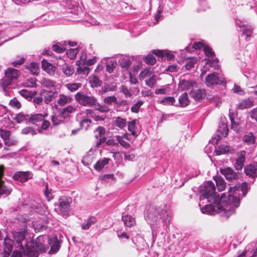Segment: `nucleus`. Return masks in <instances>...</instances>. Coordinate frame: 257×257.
I'll return each instance as SVG.
<instances>
[{
	"mask_svg": "<svg viewBox=\"0 0 257 257\" xmlns=\"http://www.w3.org/2000/svg\"><path fill=\"white\" fill-rule=\"evenodd\" d=\"M248 183L230 187L228 195L223 193L219 198L215 192L214 184L211 181L205 182L200 191L199 206L203 213L213 214L218 213L227 218L234 214L240 205L241 198L244 197L248 190Z\"/></svg>",
	"mask_w": 257,
	"mask_h": 257,
	"instance_id": "nucleus-1",
	"label": "nucleus"
},
{
	"mask_svg": "<svg viewBox=\"0 0 257 257\" xmlns=\"http://www.w3.org/2000/svg\"><path fill=\"white\" fill-rule=\"evenodd\" d=\"M145 218L152 228H154V226L158 225V222L161 220L163 223L164 230L167 231L172 219V215L171 212L167 211L165 208L160 209L151 207L148 210L145 215ZM153 229L152 228V230ZM152 235L153 236L154 235V230H153Z\"/></svg>",
	"mask_w": 257,
	"mask_h": 257,
	"instance_id": "nucleus-2",
	"label": "nucleus"
},
{
	"mask_svg": "<svg viewBox=\"0 0 257 257\" xmlns=\"http://www.w3.org/2000/svg\"><path fill=\"white\" fill-rule=\"evenodd\" d=\"M14 238L17 241L18 246L24 252L26 257H38L39 255L38 251L34 250L33 249L29 248L27 241L25 240V235L23 232H16L14 235Z\"/></svg>",
	"mask_w": 257,
	"mask_h": 257,
	"instance_id": "nucleus-3",
	"label": "nucleus"
},
{
	"mask_svg": "<svg viewBox=\"0 0 257 257\" xmlns=\"http://www.w3.org/2000/svg\"><path fill=\"white\" fill-rule=\"evenodd\" d=\"M45 119V115L40 113L27 114L21 112L15 116V119L18 123L26 122L35 125H39Z\"/></svg>",
	"mask_w": 257,
	"mask_h": 257,
	"instance_id": "nucleus-4",
	"label": "nucleus"
},
{
	"mask_svg": "<svg viewBox=\"0 0 257 257\" xmlns=\"http://www.w3.org/2000/svg\"><path fill=\"white\" fill-rule=\"evenodd\" d=\"M5 77L1 80V85L3 90L6 91V88L8 86L17 81L19 76V72L16 69L9 68L5 70Z\"/></svg>",
	"mask_w": 257,
	"mask_h": 257,
	"instance_id": "nucleus-5",
	"label": "nucleus"
},
{
	"mask_svg": "<svg viewBox=\"0 0 257 257\" xmlns=\"http://www.w3.org/2000/svg\"><path fill=\"white\" fill-rule=\"evenodd\" d=\"M75 99L81 105L87 107H93L97 104V98L94 96L79 92L75 95Z\"/></svg>",
	"mask_w": 257,
	"mask_h": 257,
	"instance_id": "nucleus-6",
	"label": "nucleus"
},
{
	"mask_svg": "<svg viewBox=\"0 0 257 257\" xmlns=\"http://www.w3.org/2000/svg\"><path fill=\"white\" fill-rule=\"evenodd\" d=\"M72 202V198L67 196H62L59 199V209L60 214L63 216H67L70 212V204Z\"/></svg>",
	"mask_w": 257,
	"mask_h": 257,
	"instance_id": "nucleus-7",
	"label": "nucleus"
},
{
	"mask_svg": "<svg viewBox=\"0 0 257 257\" xmlns=\"http://www.w3.org/2000/svg\"><path fill=\"white\" fill-rule=\"evenodd\" d=\"M4 166L0 165V196L5 195L7 196L11 193L12 189L10 186L6 185L4 179Z\"/></svg>",
	"mask_w": 257,
	"mask_h": 257,
	"instance_id": "nucleus-8",
	"label": "nucleus"
},
{
	"mask_svg": "<svg viewBox=\"0 0 257 257\" xmlns=\"http://www.w3.org/2000/svg\"><path fill=\"white\" fill-rule=\"evenodd\" d=\"M33 176V174L31 171H18L13 174V179L15 181L25 183L32 179Z\"/></svg>",
	"mask_w": 257,
	"mask_h": 257,
	"instance_id": "nucleus-9",
	"label": "nucleus"
},
{
	"mask_svg": "<svg viewBox=\"0 0 257 257\" xmlns=\"http://www.w3.org/2000/svg\"><path fill=\"white\" fill-rule=\"evenodd\" d=\"M196 86V82L191 79H185L183 77L180 79L178 84L179 89L181 91H190V92Z\"/></svg>",
	"mask_w": 257,
	"mask_h": 257,
	"instance_id": "nucleus-10",
	"label": "nucleus"
},
{
	"mask_svg": "<svg viewBox=\"0 0 257 257\" xmlns=\"http://www.w3.org/2000/svg\"><path fill=\"white\" fill-rule=\"evenodd\" d=\"M236 25L240 29L239 31L241 32L240 36L244 37L245 40L248 41V38H250L252 32V29L250 26L245 25L244 22L239 20L236 21Z\"/></svg>",
	"mask_w": 257,
	"mask_h": 257,
	"instance_id": "nucleus-11",
	"label": "nucleus"
},
{
	"mask_svg": "<svg viewBox=\"0 0 257 257\" xmlns=\"http://www.w3.org/2000/svg\"><path fill=\"white\" fill-rule=\"evenodd\" d=\"M205 83L208 86L212 87L214 85H225L224 81L220 79L218 76L214 73L207 75L205 78Z\"/></svg>",
	"mask_w": 257,
	"mask_h": 257,
	"instance_id": "nucleus-12",
	"label": "nucleus"
},
{
	"mask_svg": "<svg viewBox=\"0 0 257 257\" xmlns=\"http://www.w3.org/2000/svg\"><path fill=\"white\" fill-rule=\"evenodd\" d=\"M57 95L58 92L55 88H53L51 90L42 89L40 92V95L43 97L45 103L46 104H49L57 96Z\"/></svg>",
	"mask_w": 257,
	"mask_h": 257,
	"instance_id": "nucleus-13",
	"label": "nucleus"
},
{
	"mask_svg": "<svg viewBox=\"0 0 257 257\" xmlns=\"http://www.w3.org/2000/svg\"><path fill=\"white\" fill-rule=\"evenodd\" d=\"M203 51L205 56L208 57V62L207 63L209 64L210 66L217 69L218 67V65L213 64V63L215 61L217 62V58H215L214 52L212 51V49L209 46L206 45L204 47Z\"/></svg>",
	"mask_w": 257,
	"mask_h": 257,
	"instance_id": "nucleus-14",
	"label": "nucleus"
},
{
	"mask_svg": "<svg viewBox=\"0 0 257 257\" xmlns=\"http://www.w3.org/2000/svg\"><path fill=\"white\" fill-rule=\"evenodd\" d=\"M3 243V246L2 247L3 249H0V253L3 254V257H9L10 253L13 249L14 241L12 239L6 237Z\"/></svg>",
	"mask_w": 257,
	"mask_h": 257,
	"instance_id": "nucleus-15",
	"label": "nucleus"
},
{
	"mask_svg": "<svg viewBox=\"0 0 257 257\" xmlns=\"http://www.w3.org/2000/svg\"><path fill=\"white\" fill-rule=\"evenodd\" d=\"M245 154L246 152L244 151H241L237 153L234 163V167L236 170H241L242 169L245 160Z\"/></svg>",
	"mask_w": 257,
	"mask_h": 257,
	"instance_id": "nucleus-16",
	"label": "nucleus"
},
{
	"mask_svg": "<svg viewBox=\"0 0 257 257\" xmlns=\"http://www.w3.org/2000/svg\"><path fill=\"white\" fill-rule=\"evenodd\" d=\"M244 173L249 177L254 179L257 177V162H254L244 167Z\"/></svg>",
	"mask_w": 257,
	"mask_h": 257,
	"instance_id": "nucleus-17",
	"label": "nucleus"
},
{
	"mask_svg": "<svg viewBox=\"0 0 257 257\" xmlns=\"http://www.w3.org/2000/svg\"><path fill=\"white\" fill-rule=\"evenodd\" d=\"M220 172L228 181H232L238 178V173L229 167L221 169Z\"/></svg>",
	"mask_w": 257,
	"mask_h": 257,
	"instance_id": "nucleus-18",
	"label": "nucleus"
},
{
	"mask_svg": "<svg viewBox=\"0 0 257 257\" xmlns=\"http://www.w3.org/2000/svg\"><path fill=\"white\" fill-rule=\"evenodd\" d=\"M132 59L126 56L120 55L118 56V64L124 70L128 69L132 64Z\"/></svg>",
	"mask_w": 257,
	"mask_h": 257,
	"instance_id": "nucleus-19",
	"label": "nucleus"
},
{
	"mask_svg": "<svg viewBox=\"0 0 257 257\" xmlns=\"http://www.w3.org/2000/svg\"><path fill=\"white\" fill-rule=\"evenodd\" d=\"M11 135L10 131L4 129H0V136L3 139L5 144L8 146L15 144V141H11L10 137Z\"/></svg>",
	"mask_w": 257,
	"mask_h": 257,
	"instance_id": "nucleus-20",
	"label": "nucleus"
},
{
	"mask_svg": "<svg viewBox=\"0 0 257 257\" xmlns=\"http://www.w3.org/2000/svg\"><path fill=\"white\" fill-rule=\"evenodd\" d=\"M112 124L120 130H123L126 126V119L120 116L114 117Z\"/></svg>",
	"mask_w": 257,
	"mask_h": 257,
	"instance_id": "nucleus-21",
	"label": "nucleus"
},
{
	"mask_svg": "<svg viewBox=\"0 0 257 257\" xmlns=\"http://www.w3.org/2000/svg\"><path fill=\"white\" fill-rule=\"evenodd\" d=\"M75 110V107L72 105H69L61 109L59 113L60 118L64 119L70 116V115L74 112Z\"/></svg>",
	"mask_w": 257,
	"mask_h": 257,
	"instance_id": "nucleus-22",
	"label": "nucleus"
},
{
	"mask_svg": "<svg viewBox=\"0 0 257 257\" xmlns=\"http://www.w3.org/2000/svg\"><path fill=\"white\" fill-rule=\"evenodd\" d=\"M48 243L51 246L50 252L54 253L59 249L60 246L56 236L49 238L48 240Z\"/></svg>",
	"mask_w": 257,
	"mask_h": 257,
	"instance_id": "nucleus-23",
	"label": "nucleus"
},
{
	"mask_svg": "<svg viewBox=\"0 0 257 257\" xmlns=\"http://www.w3.org/2000/svg\"><path fill=\"white\" fill-rule=\"evenodd\" d=\"M253 103V101L250 98L243 99L237 104L236 108L238 109L243 110L252 107Z\"/></svg>",
	"mask_w": 257,
	"mask_h": 257,
	"instance_id": "nucleus-24",
	"label": "nucleus"
},
{
	"mask_svg": "<svg viewBox=\"0 0 257 257\" xmlns=\"http://www.w3.org/2000/svg\"><path fill=\"white\" fill-rule=\"evenodd\" d=\"M42 67L49 75H52L55 71V67L44 59L42 61Z\"/></svg>",
	"mask_w": 257,
	"mask_h": 257,
	"instance_id": "nucleus-25",
	"label": "nucleus"
},
{
	"mask_svg": "<svg viewBox=\"0 0 257 257\" xmlns=\"http://www.w3.org/2000/svg\"><path fill=\"white\" fill-rule=\"evenodd\" d=\"M72 101V98L70 96L66 95L64 94H60L57 100V103L60 106H64L66 104L70 103Z\"/></svg>",
	"mask_w": 257,
	"mask_h": 257,
	"instance_id": "nucleus-26",
	"label": "nucleus"
},
{
	"mask_svg": "<svg viewBox=\"0 0 257 257\" xmlns=\"http://www.w3.org/2000/svg\"><path fill=\"white\" fill-rule=\"evenodd\" d=\"M243 142L248 145H251L255 144V137L252 133H249L245 135L243 137Z\"/></svg>",
	"mask_w": 257,
	"mask_h": 257,
	"instance_id": "nucleus-27",
	"label": "nucleus"
},
{
	"mask_svg": "<svg viewBox=\"0 0 257 257\" xmlns=\"http://www.w3.org/2000/svg\"><path fill=\"white\" fill-rule=\"evenodd\" d=\"M137 122L138 120L137 119H134L127 123L128 131L131 132V135L134 137H137L138 136V133L135 131Z\"/></svg>",
	"mask_w": 257,
	"mask_h": 257,
	"instance_id": "nucleus-28",
	"label": "nucleus"
},
{
	"mask_svg": "<svg viewBox=\"0 0 257 257\" xmlns=\"http://www.w3.org/2000/svg\"><path fill=\"white\" fill-rule=\"evenodd\" d=\"M109 160L110 159L104 158L102 160L98 161L94 165V169L97 171L101 170L108 163Z\"/></svg>",
	"mask_w": 257,
	"mask_h": 257,
	"instance_id": "nucleus-29",
	"label": "nucleus"
},
{
	"mask_svg": "<svg viewBox=\"0 0 257 257\" xmlns=\"http://www.w3.org/2000/svg\"><path fill=\"white\" fill-rule=\"evenodd\" d=\"M97 221L95 217L91 216L81 225V228L84 230L88 229L91 225L94 224Z\"/></svg>",
	"mask_w": 257,
	"mask_h": 257,
	"instance_id": "nucleus-30",
	"label": "nucleus"
},
{
	"mask_svg": "<svg viewBox=\"0 0 257 257\" xmlns=\"http://www.w3.org/2000/svg\"><path fill=\"white\" fill-rule=\"evenodd\" d=\"M20 94L24 98L27 99L28 101H31L33 96H35L36 92L28 91L27 89H23L19 91Z\"/></svg>",
	"mask_w": 257,
	"mask_h": 257,
	"instance_id": "nucleus-31",
	"label": "nucleus"
},
{
	"mask_svg": "<svg viewBox=\"0 0 257 257\" xmlns=\"http://www.w3.org/2000/svg\"><path fill=\"white\" fill-rule=\"evenodd\" d=\"M122 220L124 225L127 227H131L135 224V219L131 215H125L122 216Z\"/></svg>",
	"mask_w": 257,
	"mask_h": 257,
	"instance_id": "nucleus-32",
	"label": "nucleus"
},
{
	"mask_svg": "<svg viewBox=\"0 0 257 257\" xmlns=\"http://www.w3.org/2000/svg\"><path fill=\"white\" fill-rule=\"evenodd\" d=\"M230 150V147L226 145H221L215 148V153L216 155H220L228 152Z\"/></svg>",
	"mask_w": 257,
	"mask_h": 257,
	"instance_id": "nucleus-33",
	"label": "nucleus"
},
{
	"mask_svg": "<svg viewBox=\"0 0 257 257\" xmlns=\"http://www.w3.org/2000/svg\"><path fill=\"white\" fill-rule=\"evenodd\" d=\"M27 69L34 75H37L39 71V66L38 64L32 62L27 66Z\"/></svg>",
	"mask_w": 257,
	"mask_h": 257,
	"instance_id": "nucleus-34",
	"label": "nucleus"
},
{
	"mask_svg": "<svg viewBox=\"0 0 257 257\" xmlns=\"http://www.w3.org/2000/svg\"><path fill=\"white\" fill-rule=\"evenodd\" d=\"M179 102L181 107H186L189 104V100L186 92H184L179 97Z\"/></svg>",
	"mask_w": 257,
	"mask_h": 257,
	"instance_id": "nucleus-35",
	"label": "nucleus"
},
{
	"mask_svg": "<svg viewBox=\"0 0 257 257\" xmlns=\"http://www.w3.org/2000/svg\"><path fill=\"white\" fill-rule=\"evenodd\" d=\"M103 102L107 105H111L112 104L118 105V104L117 98L115 96L105 97L103 99Z\"/></svg>",
	"mask_w": 257,
	"mask_h": 257,
	"instance_id": "nucleus-36",
	"label": "nucleus"
},
{
	"mask_svg": "<svg viewBox=\"0 0 257 257\" xmlns=\"http://www.w3.org/2000/svg\"><path fill=\"white\" fill-rule=\"evenodd\" d=\"M21 134L25 135L35 136L37 135V131L31 126H27L21 130Z\"/></svg>",
	"mask_w": 257,
	"mask_h": 257,
	"instance_id": "nucleus-37",
	"label": "nucleus"
},
{
	"mask_svg": "<svg viewBox=\"0 0 257 257\" xmlns=\"http://www.w3.org/2000/svg\"><path fill=\"white\" fill-rule=\"evenodd\" d=\"M203 92L200 89H197L196 90H192L190 92V95L192 97H193L195 100H200L203 97Z\"/></svg>",
	"mask_w": 257,
	"mask_h": 257,
	"instance_id": "nucleus-38",
	"label": "nucleus"
},
{
	"mask_svg": "<svg viewBox=\"0 0 257 257\" xmlns=\"http://www.w3.org/2000/svg\"><path fill=\"white\" fill-rule=\"evenodd\" d=\"M197 59L196 58H188L186 60V64L185 65V68L188 70H190L192 68L194 67V65L197 63Z\"/></svg>",
	"mask_w": 257,
	"mask_h": 257,
	"instance_id": "nucleus-39",
	"label": "nucleus"
},
{
	"mask_svg": "<svg viewBox=\"0 0 257 257\" xmlns=\"http://www.w3.org/2000/svg\"><path fill=\"white\" fill-rule=\"evenodd\" d=\"M62 70L66 77L70 76L74 72L73 66L69 65L63 66Z\"/></svg>",
	"mask_w": 257,
	"mask_h": 257,
	"instance_id": "nucleus-40",
	"label": "nucleus"
},
{
	"mask_svg": "<svg viewBox=\"0 0 257 257\" xmlns=\"http://www.w3.org/2000/svg\"><path fill=\"white\" fill-rule=\"evenodd\" d=\"M156 77L155 75L153 74L148 79H146V85L151 88H153L156 83Z\"/></svg>",
	"mask_w": 257,
	"mask_h": 257,
	"instance_id": "nucleus-41",
	"label": "nucleus"
},
{
	"mask_svg": "<svg viewBox=\"0 0 257 257\" xmlns=\"http://www.w3.org/2000/svg\"><path fill=\"white\" fill-rule=\"evenodd\" d=\"M66 87L70 91L74 92L81 86L80 83H69L65 85Z\"/></svg>",
	"mask_w": 257,
	"mask_h": 257,
	"instance_id": "nucleus-42",
	"label": "nucleus"
},
{
	"mask_svg": "<svg viewBox=\"0 0 257 257\" xmlns=\"http://www.w3.org/2000/svg\"><path fill=\"white\" fill-rule=\"evenodd\" d=\"M89 82L91 83V86L93 87L100 86L102 83L101 81H100L98 78L95 76L90 77Z\"/></svg>",
	"mask_w": 257,
	"mask_h": 257,
	"instance_id": "nucleus-43",
	"label": "nucleus"
},
{
	"mask_svg": "<svg viewBox=\"0 0 257 257\" xmlns=\"http://www.w3.org/2000/svg\"><path fill=\"white\" fill-rule=\"evenodd\" d=\"M94 106L96 107V110L102 113L108 112L110 110V108H109L108 105H107L105 103L103 104H101L97 102L96 105Z\"/></svg>",
	"mask_w": 257,
	"mask_h": 257,
	"instance_id": "nucleus-44",
	"label": "nucleus"
},
{
	"mask_svg": "<svg viewBox=\"0 0 257 257\" xmlns=\"http://www.w3.org/2000/svg\"><path fill=\"white\" fill-rule=\"evenodd\" d=\"M41 84L43 87L48 88H54V87L55 86V82L50 79L46 78L42 79L41 81Z\"/></svg>",
	"mask_w": 257,
	"mask_h": 257,
	"instance_id": "nucleus-45",
	"label": "nucleus"
},
{
	"mask_svg": "<svg viewBox=\"0 0 257 257\" xmlns=\"http://www.w3.org/2000/svg\"><path fill=\"white\" fill-rule=\"evenodd\" d=\"M161 103L165 105H173L175 102V99L174 97H165L161 100Z\"/></svg>",
	"mask_w": 257,
	"mask_h": 257,
	"instance_id": "nucleus-46",
	"label": "nucleus"
},
{
	"mask_svg": "<svg viewBox=\"0 0 257 257\" xmlns=\"http://www.w3.org/2000/svg\"><path fill=\"white\" fill-rule=\"evenodd\" d=\"M115 138L117 143H118V144H119L124 148L127 149L130 147V144L124 141L122 137H120V136H116L115 137Z\"/></svg>",
	"mask_w": 257,
	"mask_h": 257,
	"instance_id": "nucleus-47",
	"label": "nucleus"
},
{
	"mask_svg": "<svg viewBox=\"0 0 257 257\" xmlns=\"http://www.w3.org/2000/svg\"><path fill=\"white\" fill-rule=\"evenodd\" d=\"M228 128L226 124L222 123L219 126L218 132L220 133L222 137H225L228 134Z\"/></svg>",
	"mask_w": 257,
	"mask_h": 257,
	"instance_id": "nucleus-48",
	"label": "nucleus"
},
{
	"mask_svg": "<svg viewBox=\"0 0 257 257\" xmlns=\"http://www.w3.org/2000/svg\"><path fill=\"white\" fill-rule=\"evenodd\" d=\"M144 102L142 100H139L131 107V111L134 113H138L139 111L140 107L144 104Z\"/></svg>",
	"mask_w": 257,
	"mask_h": 257,
	"instance_id": "nucleus-49",
	"label": "nucleus"
},
{
	"mask_svg": "<svg viewBox=\"0 0 257 257\" xmlns=\"http://www.w3.org/2000/svg\"><path fill=\"white\" fill-rule=\"evenodd\" d=\"M153 73L150 71V69H145L141 72L139 77L141 80H143L149 77Z\"/></svg>",
	"mask_w": 257,
	"mask_h": 257,
	"instance_id": "nucleus-50",
	"label": "nucleus"
},
{
	"mask_svg": "<svg viewBox=\"0 0 257 257\" xmlns=\"http://www.w3.org/2000/svg\"><path fill=\"white\" fill-rule=\"evenodd\" d=\"M94 134L96 139H98L103 135H105V128L103 126H98L94 131Z\"/></svg>",
	"mask_w": 257,
	"mask_h": 257,
	"instance_id": "nucleus-51",
	"label": "nucleus"
},
{
	"mask_svg": "<svg viewBox=\"0 0 257 257\" xmlns=\"http://www.w3.org/2000/svg\"><path fill=\"white\" fill-rule=\"evenodd\" d=\"M216 186L219 191H221L224 190L225 187V184L224 180L220 178H218L215 180Z\"/></svg>",
	"mask_w": 257,
	"mask_h": 257,
	"instance_id": "nucleus-52",
	"label": "nucleus"
},
{
	"mask_svg": "<svg viewBox=\"0 0 257 257\" xmlns=\"http://www.w3.org/2000/svg\"><path fill=\"white\" fill-rule=\"evenodd\" d=\"M78 53V50L77 49H70L67 51L66 54L69 58L73 59L76 57Z\"/></svg>",
	"mask_w": 257,
	"mask_h": 257,
	"instance_id": "nucleus-53",
	"label": "nucleus"
},
{
	"mask_svg": "<svg viewBox=\"0 0 257 257\" xmlns=\"http://www.w3.org/2000/svg\"><path fill=\"white\" fill-rule=\"evenodd\" d=\"M145 62L149 65H153L156 62V58L152 54L148 55L145 58Z\"/></svg>",
	"mask_w": 257,
	"mask_h": 257,
	"instance_id": "nucleus-54",
	"label": "nucleus"
},
{
	"mask_svg": "<svg viewBox=\"0 0 257 257\" xmlns=\"http://www.w3.org/2000/svg\"><path fill=\"white\" fill-rule=\"evenodd\" d=\"M33 102L35 105V107H37L38 105H41L43 104V98L42 96L38 97L33 96L32 100L31 101Z\"/></svg>",
	"mask_w": 257,
	"mask_h": 257,
	"instance_id": "nucleus-55",
	"label": "nucleus"
},
{
	"mask_svg": "<svg viewBox=\"0 0 257 257\" xmlns=\"http://www.w3.org/2000/svg\"><path fill=\"white\" fill-rule=\"evenodd\" d=\"M41 122V127L38 130V133L39 134H42L43 133L42 130H46L50 125V122L47 120L44 119Z\"/></svg>",
	"mask_w": 257,
	"mask_h": 257,
	"instance_id": "nucleus-56",
	"label": "nucleus"
},
{
	"mask_svg": "<svg viewBox=\"0 0 257 257\" xmlns=\"http://www.w3.org/2000/svg\"><path fill=\"white\" fill-rule=\"evenodd\" d=\"M60 44H56L52 46V49L54 51L58 53H61L66 50V49L63 46H61Z\"/></svg>",
	"mask_w": 257,
	"mask_h": 257,
	"instance_id": "nucleus-57",
	"label": "nucleus"
},
{
	"mask_svg": "<svg viewBox=\"0 0 257 257\" xmlns=\"http://www.w3.org/2000/svg\"><path fill=\"white\" fill-rule=\"evenodd\" d=\"M42 238V237L41 236L38 237L35 242V245L36 248L38 250V251H44L45 250V247L44 246L42 242H39Z\"/></svg>",
	"mask_w": 257,
	"mask_h": 257,
	"instance_id": "nucleus-58",
	"label": "nucleus"
},
{
	"mask_svg": "<svg viewBox=\"0 0 257 257\" xmlns=\"http://www.w3.org/2000/svg\"><path fill=\"white\" fill-rule=\"evenodd\" d=\"M91 123V121L88 118H84L80 122V125L81 127L84 128L85 130H87L88 127Z\"/></svg>",
	"mask_w": 257,
	"mask_h": 257,
	"instance_id": "nucleus-59",
	"label": "nucleus"
},
{
	"mask_svg": "<svg viewBox=\"0 0 257 257\" xmlns=\"http://www.w3.org/2000/svg\"><path fill=\"white\" fill-rule=\"evenodd\" d=\"M199 6L200 10L205 11L209 9L208 5L206 0H198Z\"/></svg>",
	"mask_w": 257,
	"mask_h": 257,
	"instance_id": "nucleus-60",
	"label": "nucleus"
},
{
	"mask_svg": "<svg viewBox=\"0 0 257 257\" xmlns=\"http://www.w3.org/2000/svg\"><path fill=\"white\" fill-rule=\"evenodd\" d=\"M229 115L231 121V128L234 131H236L237 130L238 123L234 121L233 113L229 112Z\"/></svg>",
	"mask_w": 257,
	"mask_h": 257,
	"instance_id": "nucleus-61",
	"label": "nucleus"
},
{
	"mask_svg": "<svg viewBox=\"0 0 257 257\" xmlns=\"http://www.w3.org/2000/svg\"><path fill=\"white\" fill-rule=\"evenodd\" d=\"M44 193L46 199L48 201L51 200L53 198L51 193V190L48 188V185H46Z\"/></svg>",
	"mask_w": 257,
	"mask_h": 257,
	"instance_id": "nucleus-62",
	"label": "nucleus"
},
{
	"mask_svg": "<svg viewBox=\"0 0 257 257\" xmlns=\"http://www.w3.org/2000/svg\"><path fill=\"white\" fill-rule=\"evenodd\" d=\"M63 118H60L59 114L58 115H53L51 117V120L54 125H58L63 122Z\"/></svg>",
	"mask_w": 257,
	"mask_h": 257,
	"instance_id": "nucleus-63",
	"label": "nucleus"
},
{
	"mask_svg": "<svg viewBox=\"0 0 257 257\" xmlns=\"http://www.w3.org/2000/svg\"><path fill=\"white\" fill-rule=\"evenodd\" d=\"M115 63L112 61H109L107 63L106 66V70L107 72L111 73L113 72L114 68H115Z\"/></svg>",
	"mask_w": 257,
	"mask_h": 257,
	"instance_id": "nucleus-64",
	"label": "nucleus"
}]
</instances>
